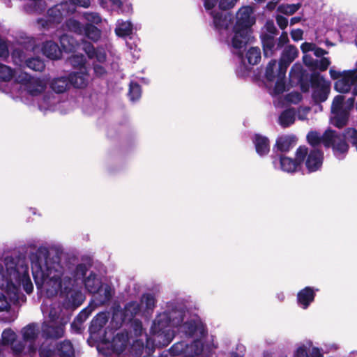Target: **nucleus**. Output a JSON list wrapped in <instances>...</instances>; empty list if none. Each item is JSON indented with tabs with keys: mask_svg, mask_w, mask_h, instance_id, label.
Listing matches in <instances>:
<instances>
[{
	"mask_svg": "<svg viewBox=\"0 0 357 357\" xmlns=\"http://www.w3.org/2000/svg\"><path fill=\"white\" fill-rule=\"evenodd\" d=\"M29 3L26 6V8L29 11L41 13L45 10L46 4L44 0H28Z\"/></svg>",
	"mask_w": 357,
	"mask_h": 357,
	"instance_id": "09e8293b",
	"label": "nucleus"
},
{
	"mask_svg": "<svg viewBox=\"0 0 357 357\" xmlns=\"http://www.w3.org/2000/svg\"><path fill=\"white\" fill-rule=\"evenodd\" d=\"M296 138L294 135H282L277 138L274 149L280 153H287L296 144Z\"/></svg>",
	"mask_w": 357,
	"mask_h": 357,
	"instance_id": "393cba45",
	"label": "nucleus"
},
{
	"mask_svg": "<svg viewBox=\"0 0 357 357\" xmlns=\"http://www.w3.org/2000/svg\"><path fill=\"white\" fill-rule=\"evenodd\" d=\"M84 19L89 24H99L102 22V18L98 13L85 12L83 14Z\"/></svg>",
	"mask_w": 357,
	"mask_h": 357,
	"instance_id": "864d4df0",
	"label": "nucleus"
},
{
	"mask_svg": "<svg viewBox=\"0 0 357 357\" xmlns=\"http://www.w3.org/2000/svg\"><path fill=\"white\" fill-rule=\"evenodd\" d=\"M330 73L332 78L337 79L335 83L334 87L335 89L340 93H349L354 83L356 82L349 71L345 72L344 75H340V73L330 70Z\"/></svg>",
	"mask_w": 357,
	"mask_h": 357,
	"instance_id": "a211bd4d",
	"label": "nucleus"
},
{
	"mask_svg": "<svg viewBox=\"0 0 357 357\" xmlns=\"http://www.w3.org/2000/svg\"><path fill=\"white\" fill-rule=\"evenodd\" d=\"M40 357H56V347L43 343L38 349Z\"/></svg>",
	"mask_w": 357,
	"mask_h": 357,
	"instance_id": "49530a36",
	"label": "nucleus"
},
{
	"mask_svg": "<svg viewBox=\"0 0 357 357\" xmlns=\"http://www.w3.org/2000/svg\"><path fill=\"white\" fill-rule=\"evenodd\" d=\"M289 42L288 35L286 32H282L278 40H275L274 52L282 48Z\"/></svg>",
	"mask_w": 357,
	"mask_h": 357,
	"instance_id": "bf43d9fd",
	"label": "nucleus"
},
{
	"mask_svg": "<svg viewBox=\"0 0 357 357\" xmlns=\"http://www.w3.org/2000/svg\"><path fill=\"white\" fill-rule=\"evenodd\" d=\"M42 50L44 55L53 60L59 59L61 55V51L58 45L52 40L45 43Z\"/></svg>",
	"mask_w": 357,
	"mask_h": 357,
	"instance_id": "473e14b6",
	"label": "nucleus"
},
{
	"mask_svg": "<svg viewBox=\"0 0 357 357\" xmlns=\"http://www.w3.org/2000/svg\"><path fill=\"white\" fill-rule=\"evenodd\" d=\"M91 309L86 307L84 310H82L79 314L76 317V321H77L80 325H82V324L88 319V317L90 316L91 313Z\"/></svg>",
	"mask_w": 357,
	"mask_h": 357,
	"instance_id": "13d9d810",
	"label": "nucleus"
},
{
	"mask_svg": "<svg viewBox=\"0 0 357 357\" xmlns=\"http://www.w3.org/2000/svg\"><path fill=\"white\" fill-rule=\"evenodd\" d=\"M276 22L281 29H284L288 24V20L282 15H277Z\"/></svg>",
	"mask_w": 357,
	"mask_h": 357,
	"instance_id": "338daca9",
	"label": "nucleus"
},
{
	"mask_svg": "<svg viewBox=\"0 0 357 357\" xmlns=\"http://www.w3.org/2000/svg\"><path fill=\"white\" fill-rule=\"evenodd\" d=\"M331 62L328 59L323 57L320 59H315V64L313 69H318L321 71L326 70L329 66Z\"/></svg>",
	"mask_w": 357,
	"mask_h": 357,
	"instance_id": "5fc2aeb1",
	"label": "nucleus"
},
{
	"mask_svg": "<svg viewBox=\"0 0 357 357\" xmlns=\"http://www.w3.org/2000/svg\"><path fill=\"white\" fill-rule=\"evenodd\" d=\"M59 41L63 50L66 52H73L77 45L76 40L66 33L59 37Z\"/></svg>",
	"mask_w": 357,
	"mask_h": 357,
	"instance_id": "ea45409f",
	"label": "nucleus"
},
{
	"mask_svg": "<svg viewBox=\"0 0 357 357\" xmlns=\"http://www.w3.org/2000/svg\"><path fill=\"white\" fill-rule=\"evenodd\" d=\"M68 61L70 64L74 68H80V70L85 68L84 65L86 63V58L82 54L72 55L68 59Z\"/></svg>",
	"mask_w": 357,
	"mask_h": 357,
	"instance_id": "de8ad7c7",
	"label": "nucleus"
},
{
	"mask_svg": "<svg viewBox=\"0 0 357 357\" xmlns=\"http://www.w3.org/2000/svg\"><path fill=\"white\" fill-rule=\"evenodd\" d=\"M61 296H65L63 305L66 309H74L79 307L84 301V297L80 291H73V288L70 291H64L62 288L58 291Z\"/></svg>",
	"mask_w": 357,
	"mask_h": 357,
	"instance_id": "aec40b11",
	"label": "nucleus"
},
{
	"mask_svg": "<svg viewBox=\"0 0 357 357\" xmlns=\"http://www.w3.org/2000/svg\"><path fill=\"white\" fill-rule=\"evenodd\" d=\"M132 328L136 336L141 335L143 331L142 323L139 319H135L132 323Z\"/></svg>",
	"mask_w": 357,
	"mask_h": 357,
	"instance_id": "052dcab7",
	"label": "nucleus"
},
{
	"mask_svg": "<svg viewBox=\"0 0 357 357\" xmlns=\"http://www.w3.org/2000/svg\"><path fill=\"white\" fill-rule=\"evenodd\" d=\"M114 293V287L108 284H103L99 290L93 294L95 302L99 305L107 304L111 301Z\"/></svg>",
	"mask_w": 357,
	"mask_h": 357,
	"instance_id": "5701e85b",
	"label": "nucleus"
},
{
	"mask_svg": "<svg viewBox=\"0 0 357 357\" xmlns=\"http://www.w3.org/2000/svg\"><path fill=\"white\" fill-rule=\"evenodd\" d=\"M61 97L52 92H47L38 100V108L40 111L54 112L60 109Z\"/></svg>",
	"mask_w": 357,
	"mask_h": 357,
	"instance_id": "6ab92c4d",
	"label": "nucleus"
},
{
	"mask_svg": "<svg viewBox=\"0 0 357 357\" xmlns=\"http://www.w3.org/2000/svg\"><path fill=\"white\" fill-rule=\"evenodd\" d=\"M71 86L75 89L86 88L91 80L90 75L86 68H84L79 71H74L68 74Z\"/></svg>",
	"mask_w": 357,
	"mask_h": 357,
	"instance_id": "4be33fe9",
	"label": "nucleus"
},
{
	"mask_svg": "<svg viewBox=\"0 0 357 357\" xmlns=\"http://www.w3.org/2000/svg\"><path fill=\"white\" fill-rule=\"evenodd\" d=\"M21 285L28 294L32 293L33 285L25 257L17 255L0 258V289L17 300L20 296Z\"/></svg>",
	"mask_w": 357,
	"mask_h": 357,
	"instance_id": "7ed1b4c3",
	"label": "nucleus"
},
{
	"mask_svg": "<svg viewBox=\"0 0 357 357\" xmlns=\"http://www.w3.org/2000/svg\"><path fill=\"white\" fill-rule=\"evenodd\" d=\"M0 312H6V315L1 319L6 323L13 321L17 317L14 310H10V304L3 293H0Z\"/></svg>",
	"mask_w": 357,
	"mask_h": 357,
	"instance_id": "cd10ccee",
	"label": "nucleus"
},
{
	"mask_svg": "<svg viewBox=\"0 0 357 357\" xmlns=\"http://www.w3.org/2000/svg\"><path fill=\"white\" fill-rule=\"evenodd\" d=\"M308 143L313 147H317L320 144H324L326 147L331 146L334 155L339 160L345 158L349 145L344 140H342V135L332 130H327L324 134L317 131H311L307 135Z\"/></svg>",
	"mask_w": 357,
	"mask_h": 357,
	"instance_id": "423d86ee",
	"label": "nucleus"
},
{
	"mask_svg": "<svg viewBox=\"0 0 357 357\" xmlns=\"http://www.w3.org/2000/svg\"><path fill=\"white\" fill-rule=\"evenodd\" d=\"M252 142L255 144L256 152L260 156L267 155L270 151L269 139L259 134H255L252 137Z\"/></svg>",
	"mask_w": 357,
	"mask_h": 357,
	"instance_id": "c85d7f7f",
	"label": "nucleus"
},
{
	"mask_svg": "<svg viewBox=\"0 0 357 357\" xmlns=\"http://www.w3.org/2000/svg\"><path fill=\"white\" fill-rule=\"evenodd\" d=\"M307 153L306 146H299L296 151V158L292 159L283 156L282 154H276L273 156V164L275 169H279L288 173L297 172L304 162Z\"/></svg>",
	"mask_w": 357,
	"mask_h": 357,
	"instance_id": "1a4fd4ad",
	"label": "nucleus"
},
{
	"mask_svg": "<svg viewBox=\"0 0 357 357\" xmlns=\"http://www.w3.org/2000/svg\"><path fill=\"white\" fill-rule=\"evenodd\" d=\"M354 98H349L344 104V97L341 95L336 96L331 105V121L337 128L344 127L348 122L349 111L354 107Z\"/></svg>",
	"mask_w": 357,
	"mask_h": 357,
	"instance_id": "6e6552de",
	"label": "nucleus"
},
{
	"mask_svg": "<svg viewBox=\"0 0 357 357\" xmlns=\"http://www.w3.org/2000/svg\"><path fill=\"white\" fill-rule=\"evenodd\" d=\"M17 75L11 67L0 63V81L9 82Z\"/></svg>",
	"mask_w": 357,
	"mask_h": 357,
	"instance_id": "37998d69",
	"label": "nucleus"
},
{
	"mask_svg": "<svg viewBox=\"0 0 357 357\" xmlns=\"http://www.w3.org/2000/svg\"><path fill=\"white\" fill-rule=\"evenodd\" d=\"M84 29L82 36H84L89 40L96 43L100 39L101 31L93 24L86 23L84 26Z\"/></svg>",
	"mask_w": 357,
	"mask_h": 357,
	"instance_id": "e433bc0d",
	"label": "nucleus"
},
{
	"mask_svg": "<svg viewBox=\"0 0 357 357\" xmlns=\"http://www.w3.org/2000/svg\"><path fill=\"white\" fill-rule=\"evenodd\" d=\"M71 4L83 8H89L91 5V0H69Z\"/></svg>",
	"mask_w": 357,
	"mask_h": 357,
	"instance_id": "69168bd1",
	"label": "nucleus"
},
{
	"mask_svg": "<svg viewBox=\"0 0 357 357\" xmlns=\"http://www.w3.org/2000/svg\"><path fill=\"white\" fill-rule=\"evenodd\" d=\"M49 84L51 89L57 94L66 92L72 86L68 75L54 77L51 79Z\"/></svg>",
	"mask_w": 357,
	"mask_h": 357,
	"instance_id": "b1692460",
	"label": "nucleus"
},
{
	"mask_svg": "<svg viewBox=\"0 0 357 357\" xmlns=\"http://www.w3.org/2000/svg\"><path fill=\"white\" fill-rule=\"evenodd\" d=\"M142 312L141 304L137 301H130L126 304L122 311L123 321H131Z\"/></svg>",
	"mask_w": 357,
	"mask_h": 357,
	"instance_id": "a878e982",
	"label": "nucleus"
},
{
	"mask_svg": "<svg viewBox=\"0 0 357 357\" xmlns=\"http://www.w3.org/2000/svg\"><path fill=\"white\" fill-rule=\"evenodd\" d=\"M83 50L91 59H96L99 63H103L106 59V54L104 51L95 49L94 46L89 42L84 40L82 43Z\"/></svg>",
	"mask_w": 357,
	"mask_h": 357,
	"instance_id": "c756f323",
	"label": "nucleus"
},
{
	"mask_svg": "<svg viewBox=\"0 0 357 357\" xmlns=\"http://www.w3.org/2000/svg\"><path fill=\"white\" fill-rule=\"evenodd\" d=\"M141 87L137 82H130L129 89V97L131 101L137 100L141 97Z\"/></svg>",
	"mask_w": 357,
	"mask_h": 357,
	"instance_id": "603ef678",
	"label": "nucleus"
},
{
	"mask_svg": "<svg viewBox=\"0 0 357 357\" xmlns=\"http://www.w3.org/2000/svg\"><path fill=\"white\" fill-rule=\"evenodd\" d=\"M37 288L45 292L47 297V298L43 301L40 306V309L44 317H48L50 321L52 322H60L61 320L68 321V317H66L63 314L61 303L57 301H53L50 299V297L54 296L55 295L48 296L43 287H41L38 288L37 287Z\"/></svg>",
	"mask_w": 357,
	"mask_h": 357,
	"instance_id": "ddd939ff",
	"label": "nucleus"
},
{
	"mask_svg": "<svg viewBox=\"0 0 357 357\" xmlns=\"http://www.w3.org/2000/svg\"><path fill=\"white\" fill-rule=\"evenodd\" d=\"M296 119V111L294 108L284 110L278 117V123L282 128L291 126Z\"/></svg>",
	"mask_w": 357,
	"mask_h": 357,
	"instance_id": "72a5a7b5",
	"label": "nucleus"
},
{
	"mask_svg": "<svg viewBox=\"0 0 357 357\" xmlns=\"http://www.w3.org/2000/svg\"><path fill=\"white\" fill-rule=\"evenodd\" d=\"M126 45L129 48L133 57L138 59L139 57V50L137 48V45L131 43L129 40H126Z\"/></svg>",
	"mask_w": 357,
	"mask_h": 357,
	"instance_id": "e2e57ef3",
	"label": "nucleus"
},
{
	"mask_svg": "<svg viewBox=\"0 0 357 357\" xmlns=\"http://www.w3.org/2000/svg\"><path fill=\"white\" fill-rule=\"evenodd\" d=\"M229 14L231 19L225 31H219L214 26L213 28L218 33L220 41L236 50L243 48L248 43L250 28L256 21L254 9L250 6H242L238 9L236 14V23L231 33L229 26L232 24L233 17L231 14Z\"/></svg>",
	"mask_w": 357,
	"mask_h": 357,
	"instance_id": "20e7f679",
	"label": "nucleus"
},
{
	"mask_svg": "<svg viewBox=\"0 0 357 357\" xmlns=\"http://www.w3.org/2000/svg\"><path fill=\"white\" fill-rule=\"evenodd\" d=\"M172 328L195 338H201L206 333L201 319L197 316H190L184 303L178 301L167 303L165 311L158 314L153 321L151 328L153 343L159 347L167 346L174 337Z\"/></svg>",
	"mask_w": 357,
	"mask_h": 357,
	"instance_id": "f03ea898",
	"label": "nucleus"
},
{
	"mask_svg": "<svg viewBox=\"0 0 357 357\" xmlns=\"http://www.w3.org/2000/svg\"><path fill=\"white\" fill-rule=\"evenodd\" d=\"M304 70L301 64L296 63L289 72V79L291 84H301L303 79Z\"/></svg>",
	"mask_w": 357,
	"mask_h": 357,
	"instance_id": "4c0bfd02",
	"label": "nucleus"
},
{
	"mask_svg": "<svg viewBox=\"0 0 357 357\" xmlns=\"http://www.w3.org/2000/svg\"><path fill=\"white\" fill-rule=\"evenodd\" d=\"M9 55L8 47L6 42L0 38V57L6 58Z\"/></svg>",
	"mask_w": 357,
	"mask_h": 357,
	"instance_id": "680f3d73",
	"label": "nucleus"
},
{
	"mask_svg": "<svg viewBox=\"0 0 357 357\" xmlns=\"http://www.w3.org/2000/svg\"><path fill=\"white\" fill-rule=\"evenodd\" d=\"M231 48V52L233 54H236L240 61L239 66L236 69V73L238 77H243L247 75L250 71V68L244 63L243 53L241 52L242 48H239L238 50L234 49L231 46H229Z\"/></svg>",
	"mask_w": 357,
	"mask_h": 357,
	"instance_id": "58836bf2",
	"label": "nucleus"
},
{
	"mask_svg": "<svg viewBox=\"0 0 357 357\" xmlns=\"http://www.w3.org/2000/svg\"><path fill=\"white\" fill-rule=\"evenodd\" d=\"M204 346L199 338H196L190 343L181 341L173 344L169 349L172 356L182 355L185 357L198 356L202 354Z\"/></svg>",
	"mask_w": 357,
	"mask_h": 357,
	"instance_id": "f8f14e48",
	"label": "nucleus"
},
{
	"mask_svg": "<svg viewBox=\"0 0 357 357\" xmlns=\"http://www.w3.org/2000/svg\"><path fill=\"white\" fill-rule=\"evenodd\" d=\"M312 97L316 103L324 102L327 100L330 92V82L319 74H314L312 77Z\"/></svg>",
	"mask_w": 357,
	"mask_h": 357,
	"instance_id": "dca6fc26",
	"label": "nucleus"
},
{
	"mask_svg": "<svg viewBox=\"0 0 357 357\" xmlns=\"http://www.w3.org/2000/svg\"><path fill=\"white\" fill-rule=\"evenodd\" d=\"M15 81L31 96H38L46 89V82L44 79L31 76L25 72L17 74Z\"/></svg>",
	"mask_w": 357,
	"mask_h": 357,
	"instance_id": "9d476101",
	"label": "nucleus"
},
{
	"mask_svg": "<svg viewBox=\"0 0 357 357\" xmlns=\"http://www.w3.org/2000/svg\"><path fill=\"white\" fill-rule=\"evenodd\" d=\"M301 6V3L295 4H282L278 8V11L285 14V15H293L295 13Z\"/></svg>",
	"mask_w": 357,
	"mask_h": 357,
	"instance_id": "3c124183",
	"label": "nucleus"
},
{
	"mask_svg": "<svg viewBox=\"0 0 357 357\" xmlns=\"http://www.w3.org/2000/svg\"><path fill=\"white\" fill-rule=\"evenodd\" d=\"M278 31L274 24L273 21L268 20L261 34V39L264 47V54L266 57H270L273 55L275 46V36Z\"/></svg>",
	"mask_w": 357,
	"mask_h": 357,
	"instance_id": "2eb2a0df",
	"label": "nucleus"
},
{
	"mask_svg": "<svg viewBox=\"0 0 357 357\" xmlns=\"http://www.w3.org/2000/svg\"><path fill=\"white\" fill-rule=\"evenodd\" d=\"M128 335L123 333H117L113 338L112 346L114 352L122 353L126 348L128 344Z\"/></svg>",
	"mask_w": 357,
	"mask_h": 357,
	"instance_id": "c9c22d12",
	"label": "nucleus"
},
{
	"mask_svg": "<svg viewBox=\"0 0 357 357\" xmlns=\"http://www.w3.org/2000/svg\"><path fill=\"white\" fill-rule=\"evenodd\" d=\"M108 321L105 313L98 314L91 321L89 326V332L91 334L98 333L107 324Z\"/></svg>",
	"mask_w": 357,
	"mask_h": 357,
	"instance_id": "f704fd0d",
	"label": "nucleus"
},
{
	"mask_svg": "<svg viewBox=\"0 0 357 357\" xmlns=\"http://www.w3.org/2000/svg\"><path fill=\"white\" fill-rule=\"evenodd\" d=\"M206 11L212 18V24L219 31H225L227 25L231 22L229 14H222L215 9L218 0H202Z\"/></svg>",
	"mask_w": 357,
	"mask_h": 357,
	"instance_id": "4468645a",
	"label": "nucleus"
},
{
	"mask_svg": "<svg viewBox=\"0 0 357 357\" xmlns=\"http://www.w3.org/2000/svg\"><path fill=\"white\" fill-rule=\"evenodd\" d=\"M65 26L68 31L74 32L78 35H82V31H84V24H82L79 21L73 18L67 20L65 22Z\"/></svg>",
	"mask_w": 357,
	"mask_h": 357,
	"instance_id": "c03bdc74",
	"label": "nucleus"
},
{
	"mask_svg": "<svg viewBox=\"0 0 357 357\" xmlns=\"http://www.w3.org/2000/svg\"><path fill=\"white\" fill-rule=\"evenodd\" d=\"M305 158V167L308 172H316L322 165L324 159L323 152L318 149H312L310 151H307Z\"/></svg>",
	"mask_w": 357,
	"mask_h": 357,
	"instance_id": "412c9836",
	"label": "nucleus"
},
{
	"mask_svg": "<svg viewBox=\"0 0 357 357\" xmlns=\"http://www.w3.org/2000/svg\"><path fill=\"white\" fill-rule=\"evenodd\" d=\"M22 340L16 342L12 347V352L15 357H35L36 356L39 335V327L36 323H31L21 330Z\"/></svg>",
	"mask_w": 357,
	"mask_h": 357,
	"instance_id": "0eeeda50",
	"label": "nucleus"
},
{
	"mask_svg": "<svg viewBox=\"0 0 357 357\" xmlns=\"http://www.w3.org/2000/svg\"><path fill=\"white\" fill-rule=\"evenodd\" d=\"M287 102L298 104L302 100V95L299 92H291L285 96Z\"/></svg>",
	"mask_w": 357,
	"mask_h": 357,
	"instance_id": "4d7b16f0",
	"label": "nucleus"
},
{
	"mask_svg": "<svg viewBox=\"0 0 357 357\" xmlns=\"http://www.w3.org/2000/svg\"><path fill=\"white\" fill-rule=\"evenodd\" d=\"M132 24L129 21L119 20L116 22L115 33L118 36L127 37L132 33Z\"/></svg>",
	"mask_w": 357,
	"mask_h": 357,
	"instance_id": "a19ab883",
	"label": "nucleus"
},
{
	"mask_svg": "<svg viewBox=\"0 0 357 357\" xmlns=\"http://www.w3.org/2000/svg\"><path fill=\"white\" fill-rule=\"evenodd\" d=\"M94 73L98 77H101L105 74V68L101 64H93Z\"/></svg>",
	"mask_w": 357,
	"mask_h": 357,
	"instance_id": "774afa93",
	"label": "nucleus"
},
{
	"mask_svg": "<svg viewBox=\"0 0 357 357\" xmlns=\"http://www.w3.org/2000/svg\"><path fill=\"white\" fill-rule=\"evenodd\" d=\"M16 333L10 328L3 330L1 334V341L0 340V357H4V351L8 346L11 347L15 344Z\"/></svg>",
	"mask_w": 357,
	"mask_h": 357,
	"instance_id": "bb28decb",
	"label": "nucleus"
},
{
	"mask_svg": "<svg viewBox=\"0 0 357 357\" xmlns=\"http://www.w3.org/2000/svg\"><path fill=\"white\" fill-rule=\"evenodd\" d=\"M68 13V5L66 2L56 4L48 9L45 18L38 19L37 23L41 29H49L53 28L54 24H59Z\"/></svg>",
	"mask_w": 357,
	"mask_h": 357,
	"instance_id": "9b49d317",
	"label": "nucleus"
},
{
	"mask_svg": "<svg viewBox=\"0 0 357 357\" xmlns=\"http://www.w3.org/2000/svg\"><path fill=\"white\" fill-rule=\"evenodd\" d=\"M246 58L248 59V62L250 65H256L261 60V50L259 47H250L247 53Z\"/></svg>",
	"mask_w": 357,
	"mask_h": 357,
	"instance_id": "a18cd8bd",
	"label": "nucleus"
},
{
	"mask_svg": "<svg viewBox=\"0 0 357 357\" xmlns=\"http://www.w3.org/2000/svg\"><path fill=\"white\" fill-rule=\"evenodd\" d=\"M298 55V49L291 45L283 50L277 68V61L272 59L267 65L265 77L268 82L275 81V86L270 89L271 96H275L285 91L284 78L289 66Z\"/></svg>",
	"mask_w": 357,
	"mask_h": 357,
	"instance_id": "39448f33",
	"label": "nucleus"
},
{
	"mask_svg": "<svg viewBox=\"0 0 357 357\" xmlns=\"http://www.w3.org/2000/svg\"><path fill=\"white\" fill-rule=\"evenodd\" d=\"M68 320H61L60 322L45 321L42 324L41 333L46 340H56L64 335L65 325Z\"/></svg>",
	"mask_w": 357,
	"mask_h": 357,
	"instance_id": "f3484780",
	"label": "nucleus"
},
{
	"mask_svg": "<svg viewBox=\"0 0 357 357\" xmlns=\"http://www.w3.org/2000/svg\"><path fill=\"white\" fill-rule=\"evenodd\" d=\"M314 296L315 293L313 289L307 287L298 293V303L303 309H306L314 301Z\"/></svg>",
	"mask_w": 357,
	"mask_h": 357,
	"instance_id": "7c9ffc66",
	"label": "nucleus"
},
{
	"mask_svg": "<svg viewBox=\"0 0 357 357\" xmlns=\"http://www.w3.org/2000/svg\"><path fill=\"white\" fill-rule=\"evenodd\" d=\"M140 304L141 306H144V312L150 314L155 307L156 300L153 294H144L141 298Z\"/></svg>",
	"mask_w": 357,
	"mask_h": 357,
	"instance_id": "79ce46f5",
	"label": "nucleus"
},
{
	"mask_svg": "<svg viewBox=\"0 0 357 357\" xmlns=\"http://www.w3.org/2000/svg\"><path fill=\"white\" fill-rule=\"evenodd\" d=\"M49 247L39 246L29 254L33 277L36 287H43L48 296L57 295L58 291H70L81 281L86 291L91 294L98 291L103 283L96 273L91 272L86 277L89 267L81 263L62 265L58 257H49Z\"/></svg>",
	"mask_w": 357,
	"mask_h": 357,
	"instance_id": "f257e3e1",
	"label": "nucleus"
},
{
	"mask_svg": "<svg viewBox=\"0 0 357 357\" xmlns=\"http://www.w3.org/2000/svg\"><path fill=\"white\" fill-rule=\"evenodd\" d=\"M75 351L69 340H64L56 346V357H75Z\"/></svg>",
	"mask_w": 357,
	"mask_h": 357,
	"instance_id": "2f4dec72",
	"label": "nucleus"
},
{
	"mask_svg": "<svg viewBox=\"0 0 357 357\" xmlns=\"http://www.w3.org/2000/svg\"><path fill=\"white\" fill-rule=\"evenodd\" d=\"M239 0H218L219 9L227 10L233 8Z\"/></svg>",
	"mask_w": 357,
	"mask_h": 357,
	"instance_id": "6e6d98bb",
	"label": "nucleus"
},
{
	"mask_svg": "<svg viewBox=\"0 0 357 357\" xmlns=\"http://www.w3.org/2000/svg\"><path fill=\"white\" fill-rule=\"evenodd\" d=\"M303 61L307 66L312 68H314V66L315 64V59L312 57L311 54H304L303 57Z\"/></svg>",
	"mask_w": 357,
	"mask_h": 357,
	"instance_id": "0e129e2a",
	"label": "nucleus"
},
{
	"mask_svg": "<svg viewBox=\"0 0 357 357\" xmlns=\"http://www.w3.org/2000/svg\"><path fill=\"white\" fill-rule=\"evenodd\" d=\"M26 65L30 69L35 71H43L45 68L44 62L39 58H31L26 61Z\"/></svg>",
	"mask_w": 357,
	"mask_h": 357,
	"instance_id": "8fccbe9b",
	"label": "nucleus"
}]
</instances>
